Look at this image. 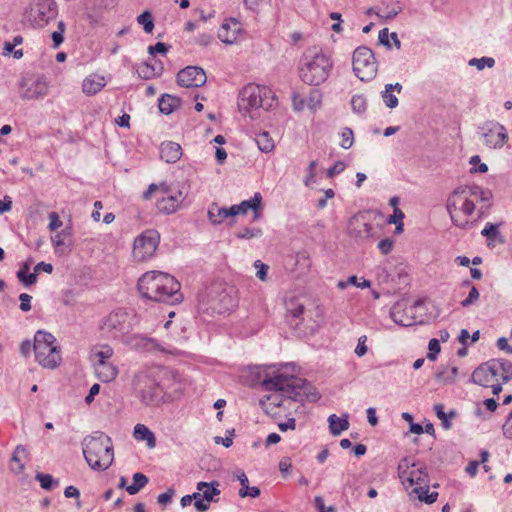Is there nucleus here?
<instances>
[{"mask_svg": "<svg viewBox=\"0 0 512 512\" xmlns=\"http://www.w3.org/2000/svg\"><path fill=\"white\" fill-rule=\"evenodd\" d=\"M138 291L145 299L176 304L182 301L180 283L170 274L150 271L143 274L138 280Z\"/></svg>", "mask_w": 512, "mask_h": 512, "instance_id": "obj_1", "label": "nucleus"}, {"mask_svg": "<svg viewBox=\"0 0 512 512\" xmlns=\"http://www.w3.org/2000/svg\"><path fill=\"white\" fill-rule=\"evenodd\" d=\"M268 391H281L283 395L297 402H316L321 395L306 379L278 374L262 381Z\"/></svg>", "mask_w": 512, "mask_h": 512, "instance_id": "obj_2", "label": "nucleus"}, {"mask_svg": "<svg viewBox=\"0 0 512 512\" xmlns=\"http://www.w3.org/2000/svg\"><path fill=\"white\" fill-rule=\"evenodd\" d=\"M83 454L87 464L96 471H105L113 463L114 451L111 438L103 432H95L83 441Z\"/></svg>", "mask_w": 512, "mask_h": 512, "instance_id": "obj_3", "label": "nucleus"}, {"mask_svg": "<svg viewBox=\"0 0 512 512\" xmlns=\"http://www.w3.org/2000/svg\"><path fill=\"white\" fill-rule=\"evenodd\" d=\"M199 303L205 311H211L212 314H224L237 306L238 298L233 286L215 282L206 288L203 295H200Z\"/></svg>", "mask_w": 512, "mask_h": 512, "instance_id": "obj_4", "label": "nucleus"}, {"mask_svg": "<svg viewBox=\"0 0 512 512\" xmlns=\"http://www.w3.org/2000/svg\"><path fill=\"white\" fill-rule=\"evenodd\" d=\"M333 62L322 51L309 50L304 54L299 67V77L307 85L318 86L324 83L331 72Z\"/></svg>", "mask_w": 512, "mask_h": 512, "instance_id": "obj_5", "label": "nucleus"}, {"mask_svg": "<svg viewBox=\"0 0 512 512\" xmlns=\"http://www.w3.org/2000/svg\"><path fill=\"white\" fill-rule=\"evenodd\" d=\"M33 350L35 360L43 368L55 369L62 361L61 347L53 334L38 330L34 335Z\"/></svg>", "mask_w": 512, "mask_h": 512, "instance_id": "obj_6", "label": "nucleus"}, {"mask_svg": "<svg viewBox=\"0 0 512 512\" xmlns=\"http://www.w3.org/2000/svg\"><path fill=\"white\" fill-rule=\"evenodd\" d=\"M275 96L270 89L250 83L246 85L238 96V108L241 112L263 108L270 110L275 104Z\"/></svg>", "mask_w": 512, "mask_h": 512, "instance_id": "obj_7", "label": "nucleus"}, {"mask_svg": "<svg viewBox=\"0 0 512 512\" xmlns=\"http://www.w3.org/2000/svg\"><path fill=\"white\" fill-rule=\"evenodd\" d=\"M137 323V316L125 309L119 308L105 316L100 329L114 339L123 340Z\"/></svg>", "mask_w": 512, "mask_h": 512, "instance_id": "obj_8", "label": "nucleus"}, {"mask_svg": "<svg viewBox=\"0 0 512 512\" xmlns=\"http://www.w3.org/2000/svg\"><path fill=\"white\" fill-rule=\"evenodd\" d=\"M469 191L464 186L457 187L448 197L446 202V209L450 218L455 226L462 229H467L472 226V222L468 220H459L455 212L461 211L466 216H471L475 211V204L469 199Z\"/></svg>", "mask_w": 512, "mask_h": 512, "instance_id": "obj_9", "label": "nucleus"}, {"mask_svg": "<svg viewBox=\"0 0 512 512\" xmlns=\"http://www.w3.org/2000/svg\"><path fill=\"white\" fill-rule=\"evenodd\" d=\"M135 389L142 403L157 405L163 398V388L149 372H141L134 380Z\"/></svg>", "mask_w": 512, "mask_h": 512, "instance_id": "obj_10", "label": "nucleus"}, {"mask_svg": "<svg viewBox=\"0 0 512 512\" xmlns=\"http://www.w3.org/2000/svg\"><path fill=\"white\" fill-rule=\"evenodd\" d=\"M353 71L361 81L372 79L377 73V62L373 51L365 46L353 53Z\"/></svg>", "mask_w": 512, "mask_h": 512, "instance_id": "obj_11", "label": "nucleus"}, {"mask_svg": "<svg viewBox=\"0 0 512 512\" xmlns=\"http://www.w3.org/2000/svg\"><path fill=\"white\" fill-rule=\"evenodd\" d=\"M160 242V234L157 230L149 229L135 238L133 244V257L138 262H143L154 256Z\"/></svg>", "mask_w": 512, "mask_h": 512, "instance_id": "obj_12", "label": "nucleus"}, {"mask_svg": "<svg viewBox=\"0 0 512 512\" xmlns=\"http://www.w3.org/2000/svg\"><path fill=\"white\" fill-rule=\"evenodd\" d=\"M49 84L43 75L23 77L19 83L20 96L25 100H37L47 95Z\"/></svg>", "mask_w": 512, "mask_h": 512, "instance_id": "obj_13", "label": "nucleus"}, {"mask_svg": "<svg viewBox=\"0 0 512 512\" xmlns=\"http://www.w3.org/2000/svg\"><path fill=\"white\" fill-rule=\"evenodd\" d=\"M479 129L485 145L490 149H501L508 141L506 128L497 121L488 120Z\"/></svg>", "mask_w": 512, "mask_h": 512, "instance_id": "obj_14", "label": "nucleus"}, {"mask_svg": "<svg viewBox=\"0 0 512 512\" xmlns=\"http://www.w3.org/2000/svg\"><path fill=\"white\" fill-rule=\"evenodd\" d=\"M207 76L203 68L199 66H187L177 74V83L185 88H197L203 86Z\"/></svg>", "mask_w": 512, "mask_h": 512, "instance_id": "obj_15", "label": "nucleus"}, {"mask_svg": "<svg viewBox=\"0 0 512 512\" xmlns=\"http://www.w3.org/2000/svg\"><path fill=\"white\" fill-rule=\"evenodd\" d=\"M324 322V312L319 306L308 309L306 316L295 324V328L303 334L315 333Z\"/></svg>", "mask_w": 512, "mask_h": 512, "instance_id": "obj_16", "label": "nucleus"}, {"mask_svg": "<svg viewBox=\"0 0 512 512\" xmlns=\"http://www.w3.org/2000/svg\"><path fill=\"white\" fill-rule=\"evenodd\" d=\"M496 362L487 361L479 365L471 375V382L482 387H489L491 382L498 381Z\"/></svg>", "mask_w": 512, "mask_h": 512, "instance_id": "obj_17", "label": "nucleus"}, {"mask_svg": "<svg viewBox=\"0 0 512 512\" xmlns=\"http://www.w3.org/2000/svg\"><path fill=\"white\" fill-rule=\"evenodd\" d=\"M409 462L407 459H403L399 466V476L403 481H408L410 485H426L429 483L428 473L425 467L418 468L416 470H412L409 474L407 473V469L409 468Z\"/></svg>", "mask_w": 512, "mask_h": 512, "instance_id": "obj_18", "label": "nucleus"}, {"mask_svg": "<svg viewBox=\"0 0 512 512\" xmlns=\"http://www.w3.org/2000/svg\"><path fill=\"white\" fill-rule=\"evenodd\" d=\"M373 226L365 220L364 215H354L348 223L349 234L356 239H368L372 236Z\"/></svg>", "mask_w": 512, "mask_h": 512, "instance_id": "obj_19", "label": "nucleus"}, {"mask_svg": "<svg viewBox=\"0 0 512 512\" xmlns=\"http://www.w3.org/2000/svg\"><path fill=\"white\" fill-rule=\"evenodd\" d=\"M122 341L125 345L136 351H155L158 349V343L155 339L139 334L126 336Z\"/></svg>", "mask_w": 512, "mask_h": 512, "instance_id": "obj_20", "label": "nucleus"}, {"mask_svg": "<svg viewBox=\"0 0 512 512\" xmlns=\"http://www.w3.org/2000/svg\"><path fill=\"white\" fill-rule=\"evenodd\" d=\"M240 31V23L236 19L224 22L218 32L219 39L225 44H233L237 40Z\"/></svg>", "mask_w": 512, "mask_h": 512, "instance_id": "obj_21", "label": "nucleus"}, {"mask_svg": "<svg viewBox=\"0 0 512 512\" xmlns=\"http://www.w3.org/2000/svg\"><path fill=\"white\" fill-rule=\"evenodd\" d=\"M469 191L470 196H474L480 199L483 202V205L479 208V217H481L486 210L491 207V200L493 198V194L489 189H484L478 185H465Z\"/></svg>", "mask_w": 512, "mask_h": 512, "instance_id": "obj_22", "label": "nucleus"}, {"mask_svg": "<svg viewBox=\"0 0 512 512\" xmlns=\"http://www.w3.org/2000/svg\"><path fill=\"white\" fill-rule=\"evenodd\" d=\"M182 156L181 146L173 141L163 142L160 146V157L167 163H176Z\"/></svg>", "mask_w": 512, "mask_h": 512, "instance_id": "obj_23", "label": "nucleus"}, {"mask_svg": "<svg viewBox=\"0 0 512 512\" xmlns=\"http://www.w3.org/2000/svg\"><path fill=\"white\" fill-rule=\"evenodd\" d=\"M183 199L182 192H178V195L163 197L157 202V208L162 213L172 214L177 211Z\"/></svg>", "mask_w": 512, "mask_h": 512, "instance_id": "obj_24", "label": "nucleus"}, {"mask_svg": "<svg viewBox=\"0 0 512 512\" xmlns=\"http://www.w3.org/2000/svg\"><path fill=\"white\" fill-rule=\"evenodd\" d=\"M235 216L233 206L230 208L219 207L217 204H212L208 210V218L214 225L221 224L224 219Z\"/></svg>", "mask_w": 512, "mask_h": 512, "instance_id": "obj_25", "label": "nucleus"}, {"mask_svg": "<svg viewBox=\"0 0 512 512\" xmlns=\"http://www.w3.org/2000/svg\"><path fill=\"white\" fill-rule=\"evenodd\" d=\"M96 373L102 382H110L116 378L118 369L108 361L98 360Z\"/></svg>", "mask_w": 512, "mask_h": 512, "instance_id": "obj_26", "label": "nucleus"}, {"mask_svg": "<svg viewBox=\"0 0 512 512\" xmlns=\"http://www.w3.org/2000/svg\"><path fill=\"white\" fill-rule=\"evenodd\" d=\"M181 103V98L166 93L159 99L158 106L161 113L169 115L178 109Z\"/></svg>", "mask_w": 512, "mask_h": 512, "instance_id": "obj_27", "label": "nucleus"}, {"mask_svg": "<svg viewBox=\"0 0 512 512\" xmlns=\"http://www.w3.org/2000/svg\"><path fill=\"white\" fill-rule=\"evenodd\" d=\"M38 17L39 20L48 23L57 15V5L53 0H42L38 3Z\"/></svg>", "mask_w": 512, "mask_h": 512, "instance_id": "obj_28", "label": "nucleus"}, {"mask_svg": "<svg viewBox=\"0 0 512 512\" xmlns=\"http://www.w3.org/2000/svg\"><path fill=\"white\" fill-rule=\"evenodd\" d=\"M262 203V196L260 193H255L254 197L250 200H244L239 205H233L235 216L236 215H245L248 210H259Z\"/></svg>", "mask_w": 512, "mask_h": 512, "instance_id": "obj_29", "label": "nucleus"}, {"mask_svg": "<svg viewBox=\"0 0 512 512\" xmlns=\"http://www.w3.org/2000/svg\"><path fill=\"white\" fill-rule=\"evenodd\" d=\"M134 437L140 441H146L149 448L156 446V438L153 432L143 424L134 427Z\"/></svg>", "mask_w": 512, "mask_h": 512, "instance_id": "obj_30", "label": "nucleus"}, {"mask_svg": "<svg viewBox=\"0 0 512 512\" xmlns=\"http://www.w3.org/2000/svg\"><path fill=\"white\" fill-rule=\"evenodd\" d=\"M105 86L104 78L93 76L83 81L82 90L87 95H95Z\"/></svg>", "mask_w": 512, "mask_h": 512, "instance_id": "obj_31", "label": "nucleus"}, {"mask_svg": "<svg viewBox=\"0 0 512 512\" xmlns=\"http://www.w3.org/2000/svg\"><path fill=\"white\" fill-rule=\"evenodd\" d=\"M32 260H28L21 264L20 269L17 272V278L24 286H31L37 282L36 273H29L30 264Z\"/></svg>", "mask_w": 512, "mask_h": 512, "instance_id": "obj_32", "label": "nucleus"}, {"mask_svg": "<svg viewBox=\"0 0 512 512\" xmlns=\"http://www.w3.org/2000/svg\"><path fill=\"white\" fill-rule=\"evenodd\" d=\"M347 418V415H345L343 418H338L335 414L330 415L328 418L330 433L336 436L347 430L349 428V422Z\"/></svg>", "mask_w": 512, "mask_h": 512, "instance_id": "obj_33", "label": "nucleus"}, {"mask_svg": "<svg viewBox=\"0 0 512 512\" xmlns=\"http://www.w3.org/2000/svg\"><path fill=\"white\" fill-rule=\"evenodd\" d=\"M163 69L164 68L162 62H159V70H157L155 65L150 64L149 62H145L139 67L137 73L140 78L149 80L156 76H160L163 72Z\"/></svg>", "mask_w": 512, "mask_h": 512, "instance_id": "obj_34", "label": "nucleus"}, {"mask_svg": "<svg viewBox=\"0 0 512 512\" xmlns=\"http://www.w3.org/2000/svg\"><path fill=\"white\" fill-rule=\"evenodd\" d=\"M237 479L242 486L239 490L240 497L244 498L250 496L252 498H256L260 495V489L258 487H250V484H248V478L244 472H241L239 475H237Z\"/></svg>", "mask_w": 512, "mask_h": 512, "instance_id": "obj_35", "label": "nucleus"}, {"mask_svg": "<svg viewBox=\"0 0 512 512\" xmlns=\"http://www.w3.org/2000/svg\"><path fill=\"white\" fill-rule=\"evenodd\" d=\"M149 482L148 477L140 472H137L133 475V483L126 487V491L130 495L137 494L141 489H143Z\"/></svg>", "mask_w": 512, "mask_h": 512, "instance_id": "obj_36", "label": "nucleus"}, {"mask_svg": "<svg viewBox=\"0 0 512 512\" xmlns=\"http://www.w3.org/2000/svg\"><path fill=\"white\" fill-rule=\"evenodd\" d=\"M496 364V374L497 376L501 374V378L503 382H508L512 379V362L508 360H497L493 359Z\"/></svg>", "mask_w": 512, "mask_h": 512, "instance_id": "obj_37", "label": "nucleus"}, {"mask_svg": "<svg viewBox=\"0 0 512 512\" xmlns=\"http://www.w3.org/2000/svg\"><path fill=\"white\" fill-rule=\"evenodd\" d=\"M307 310L305 306L301 303L291 300L287 304V316L292 319H299L300 317H305Z\"/></svg>", "mask_w": 512, "mask_h": 512, "instance_id": "obj_38", "label": "nucleus"}, {"mask_svg": "<svg viewBox=\"0 0 512 512\" xmlns=\"http://www.w3.org/2000/svg\"><path fill=\"white\" fill-rule=\"evenodd\" d=\"M256 143L262 152H270L274 148V141L267 132L259 134L256 138Z\"/></svg>", "mask_w": 512, "mask_h": 512, "instance_id": "obj_39", "label": "nucleus"}, {"mask_svg": "<svg viewBox=\"0 0 512 512\" xmlns=\"http://www.w3.org/2000/svg\"><path fill=\"white\" fill-rule=\"evenodd\" d=\"M398 307H399V305H395L390 312L392 320L396 324L404 326V327H409V326L414 325L415 321L412 318H404V316L402 315V313L398 309Z\"/></svg>", "mask_w": 512, "mask_h": 512, "instance_id": "obj_40", "label": "nucleus"}, {"mask_svg": "<svg viewBox=\"0 0 512 512\" xmlns=\"http://www.w3.org/2000/svg\"><path fill=\"white\" fill-rule=\"evenodd\" d=\"M138 24L143 26L146 33H152L154 29V20L150 11H144L137 17Z\"/></svg>", "mask_w": 512, "mask_h": 512, "instance_id": "obj_41", "label": "nucleus"}, {"mask_svg": "<svg viewBox=\"0 0 512 512\" xmlns=\"http://www.w3.org/2000/svg\"><path fill=\"white\" fill-rule=\"evenodd\" d=\"M381 95L387 107L393 109L398 106V98L393 94L391 84L385 85V90Z\"/></svg>", "mask_w": 512, "mask_h": 512, "instance_id": "obj_42", "label": "nucleus"}, {"mask_svg": "<svg viewBox=\"0 0 512 512\" xmlns=\"http://www.w3.org/2000/svg\"><path fill=\"white\" fill-rule=\"evenodd\" d=\"M469 65L482 70L484 67L492 68L495 65V60L492 57L472 58L469 60Z\"/></svg>", "mask_w": 512, "mask_h": 512, "instance_id": "obj_43", "label": "nucleus"}, {"mask_svg": "<svg viewBox=\"0 0 512 512\" xmlns=\"http://www.w3.org/2000/svg\"><path fill=\"white\" fill-rule=\"evenodd\" d=\"M57 28L58 29L51 34L54 48H58L64 41L63 34L66 29L65 23L63 21H59Z\"/></svg>", "mask_w": 512, "mask_h": 512, "instance_id": "obj_44", "label": "nucleus"}, {"mask_svg": "<svg viewBox=\"0 0 512 512\" xmlns=\"http://www.w3.org/2000/svg\"><path fill=\"white\" fill-rule=\"evenodd\" d=\"M71 236V228H65L62 231L58 232L55 236L52 237V242L55 247H62L67 245L66 239Z\"/></svg>", "mask_w": 512, "mask_h": 512, "instance_id": "obj_45", "label": "nucleus"}, {"mask_svg": "<svg viewBox=\"0 0 512 512\" xmlns=\"http://www.w3.org/2000/svg\"><path fill=\"white\" fill-rule=\"evenodd\" d=\"M260 236H262V230L260 228H248V227L241 229L236 234V237L239 239H252V238L260 237Z\"/></svg>", "mask_w": 512, "mask_h": 512, "instance_id": "obj_46", "label": "nucleus"}, {"mask_svg": "<svg viewBox=\"0 0 512 512\" xmlns=\"http://www.w3.org/2000/svg\"><path fill=\"white\" fill-rule=\"evenodd\" d=\"M352 109L356 113H363L366 110L367 102L363 95H354L351 100Z\"/></svg>", "mask_w": 512, "mask_h": 512, "instance_id": "obj_47", "label": "nucleus"}, {"mask_svg": "<svg viewBox=\"0 0 512 512\" xmlns=\"http://www.w3.org/2000/svg\"><path fill=\"white\" fill-rule=\"evenodd\" d=\"M35 479L40 482V485L45 490H51L54 483H57L50 474L37 473Z\"/></svg>", "mask_w": 512, "mask_h": 512, "instance_id": "obj_48", "label": "nucleus"}, {"mask_svg": "<svg viewBox=\"0 0 512 512\" xmlns=\"http://www.w3.org/2000/svg\"><path fill=\"white\" fill-rule=\"evenodd\" d=\"M321 100V92L317 89H312L307 100V106L309 107L310 110H315L316 107L320 105Z\"/></svg>", "mask_w": 512, "mask_h": 512, "instance_id": "obj_49", "label": "nucleus"}, {"mask_svg": "<svg viewBox=\"0 0 512 512\" xmlns=\"http://www.w3.org/2000/svg\"><path fill=\"white\" fill-rule=\"evenodd\" d=\"M341 137H342V141L340 144L341 147L343 149H349L353 145V142H354L352 129L349 127H345L342 131Z\"/></svg>", "mask_w": 512, "mask_h": 512, "instance_id": "obj_50", "label": "nucleus"}, {"mask_svg": "<svg viewBox=\"0 0 512 512\" xmlns=\"http://www.w3.org/2000/svg\"><path fill=\"white\" fill-rule=\"evenodd\" d=\"M428 349L427 358L434 361L441 350L439 341L436 338L431 339L428 344Z\"/></svg>", "mask_w": 512, "mask_h": 512, "instance_id": "obj_51", "label": "nucleus"}, {"mask_svg": "<svg viewBox=\"0 0 512 512\" xmlns=\"http://www.w3.org/2000/svg\"><path fill=\"white\" fill-rule=\"evenodd\" d=\"M402 11V7L399 2L395 3L393 7L387 6L385 14L381 16L384 21H389L395 18Z\"/></svg>", "mask_w": 512, "mask_h": 512, "instance_id": "obj_52", "label": "nucleus"}, {"mask_svg": "<svg viewBox=\"0 0 512 512\" xmlns=\"http://www.w3.org/2000/svg\"><path fill=\"white\" fill-rule=\"evenodd\" d=\"M479 299V291L475 286H471L468 297L461 302L463 307H468L474 304Z\"/></svg>", "mask_w": 512, "mask_h": 512, "instance_id": "obj_53", "label": "nucleus"}, {"mask_svg": "<svg viewBox=\"0 0 512 512\" xmlns=\"http://www.w3.org/2000/svg\"><path fill=\"white\" fill-rule=\"evenodd\" d=\"M168 45L163 42H157L155 45L148 47V53L154 56L156 53L166 54L168 52Z\"/></svg>", "mask_w": 512, "mask_h": 512, "instance_id": "obj_54", "label": "nucleus"}, {"mask_svg": "<svg viewBox=\"0 0 512 512\" xmlns=\"http://www.w3.org/2000/svg\"><path fill=\"white\" fill-rule=\"evenodd\" d=\"M498 233V225L493 223H488L481 232L483 236H486L489 239H494Z\"/></svg>", "mask_w": 512, "mask_h": 512, "instance_id": "obj_55", "label": "nucleus"}, {"mask_svg": "<svg viewBox=\"0 0 512 512\" xmlns=\"http://www.w3.org/2000/svg\"><path fill=\"white\" fill-rule=\"evenodd\" d=\"M393 244L394 241L392 239L385 238L378 243V248L382 254L387 255L391 252Z\"/></svg>", "mask_w": 512, "mask_h": 512, "instance_id": "obj_56", "label": "nucleus"}, {"mask_svg": "<svg viewBox=\"0 0 512 512\" xmlns=\"http://www.w3.org/2000/svg\"><path fill=\"white\" fill-rule=\"evenodd\" d=\"M48 217L50 220L48 227L51 231H55L62 226V221L60 220L58 213L51 212Z\"/></svg>", "mask_w": 512, "mask_h": 512, "instance_id": "obj_57", "label": "nucleus"}, {"mask_svg": "<svg viewBox=\"0 0 512 512\" xmlns=\"http://www.w3.org/2000/svg\"><path fill=\"white\" fill-rule=\"evenodd\" d=\"M367 336L362 335L358 339V344L355 348V354L359 357L364 356L367 353V346H366Z\"/></svg>", "mask_w": 512, "mask_h": 512, "instance_id": "obj_58", "label": "nucleus"}, {"mask_svg": "<svg viewBox=\"0 0 512 512\" xmlns=\"http://www.w3.org/2000/svg\"><path fill=\"white\" fill-rule=\"evenodd\" d=\"M31 299H32V297L27 293L20 294V296H19L20 309L23 312H28L31 310V304H30Z\"/></svg>", "mask_w": 512, "mask_h": 512, "instance_id": "obj_59", "label": "nucleus"}, {"mask_svg": "<svg viewBox=\"0 0 512 512\" xmlns=\"http://www.w3.org/2000/svg\"><path fill=\"white\" fill-rule=\"evenodd\" d=\"M503 435L512 440V411L509 413L505 423L502 426Z\"/></svg>", "mask_w": 512, "mask_h": 512, "instance_id": "obj_60", "label": "nucleus"}, {"mask_svg": "<svg viewBox=\"0 0 512 512\" xmlns=\"http://www.w3.org/2000/svg\"><path fill=\"white\" fill-rule=\"evenodd\" d=\"M219 494H220V490L217 489L216 485H213L203 491L202 498L204 500H206L207 502H209L213 499L214 496L219 495Z\"/></svg>", "mask_w": 512, "mask_h": 512, "instance_id": "obj_61", "label": "nucleus"}, {"mask_svg": "<svg viewBox=\"0 0 512 512\" xmlns=\"http://www.w3.org/2000/svg\"><path fill=\"white\" fill-rule=\"evenodd\" d=\"M292 467L291 459L288 457H283L279 462V470L284 477H286L289 473L290 468Z\"/></svg>", "mask_w": 512, "mask_h": 512, "instance_id": "obj_62", "label": "nucleus"}, {"mask_svg": "<svg viewBox=\"0 0 512 512\" xmlns=\"http://www.w3.org/2000/svg\"><path fill=\"white\" fill-rule=\"evenodd\" d=\"M113 355V349L106 345L103 346L102 349L96 353L98 360L107 361Z\"/></svg>", "mask_w": 512, "mask_h": 512, "instance_id": "obj_63", "label": "nucleus"}, {"mask_svg": "<svg viewBox=\"0 0 512 512\" xmlns=\"http://www.w3.org/2000/svg\"><path fill=\"white\" fill-rule=\"evenodd\" d=\"M404 217L405 214L402 212V210L399 208H395L393 214L388 218L387 222L389 224H397L400 221H402Z\"/></svg>", "mask_w": 512, "mask_h": 512, "instance_id": "obj_64", "label": "nucleus"}]
</instances>
